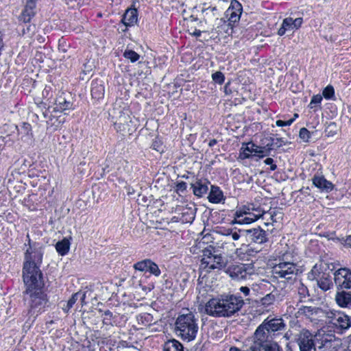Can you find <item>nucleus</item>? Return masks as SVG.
<instances>
[{
  "label": "nucleus",
  "mask_w": 351,
  "mask_h": 351,
  "mask_svg": "<svg viewBox=\"0 0 351 351\" xmlns=\"http://www.w3.org/2000/svg\"><path fill=\"white\" fill-rule=\"evenodd\" d=\"M43 254L39 250L29 247L25 253L23 278L27 291L40 289L42 285V273L38 265L42 262Z\"/></svg>",
  "instance_id": "1"
},
{
  "label": "nucleus",
  "mask_w": 351,
  "mask_h": 351,
  "mask_svg": "<svg viewBox=\"0 0 351 351\" xmlns=\"http://www.w3.org/2000/svg\"><path fill=\"white\" fill-rule=\"evenodd\" d=\"M243 300L237 296L230 295L221 299H211L206 304L205 311L213 316L229 317L239 311Z\"/></svg>",
  "instance_id": "2"
},
{
  "label": "nucleus",
  "mask_w": 351,
  "mask_h": 351,
  "mask_svg": "<svg viewBox=\"0 0 351 351\" xmlns=\"http://www.w3.org/2000/svg\"><path fill=\"white\" fill-rule=\"evenodd\" d=\"M109 119L115 130L122 136L131 135L136 130L132 113L127 108L114 105L109 112Z\"/></svg>",
  "instance_id": "3"
},
{
  "label": "nucleus",
  "mask_w": 351,
  "mask_h": 351,
  "mask_svg": "<svg viewBox=\"0 0 351 351\" xmlns=\"http://www.w3.org/2000/svg\"><path fill=\"white\" fill-rule=\"evenodd\" d=\"M176 326L178 335L183 339L190 341L195 338L198 326L195 316L192 313L178 316L176 322Z\"/></svg>",
  "instance_id": "4"
},
{
  "label": "nucleus",
  "mask_w": 351,
  "mask_h": 351,
  "mask_svg": "<svg viewBox=\"0 0 351 351\" xmlns=\"http://www.w3.org/2000/svg\"><path fill=\"white\" fill-rule=\"evenodd\" d=\"M71 104L67 101L64 97H58L53 106H49L43 112V115L46 119V122L48 125L51 127H54V129H57L62 123L64 121L63 116L57 117L56 121H53V113H61L63 111L71 108Z\"/></svg>",
  "instance_id": "5"
},
{
  "label": "nucleus",
  "mask_w": 351,
  "mask_h": 351,
  "mask_svg": "<svg viewBox=\"0 0 351 351\" xmlns=\"http://www.w3.org/2000/svg\"><path fill=\"white\" fill-rule=\"evenodd\" d=\"M224 258L213 248H206L203 251L202 265L205 267L214 269H221L226 266Z\"/></svg>",
  "instance_id": "6"
},
{
  "label": "nucleus",
  "mask_w": 351,
  "mask_h": 351,
  "mask_svg": "<svg viewBox=\"0 0 351 351\" xmlns=\"http://www.w3.org/2000/svg\"><path fill=\"white\" fill-rule=\"evenodd\" d=\"M298 269L293 263L282 262L273 267V274L276 278L292 280L297 274Z\"/></svg>",
  "instance_id": "7"
},
{
  "label": "nucleus",
  "mask_w": 351,
  "mask_h": 351,
  "mask_svg": "<svg viewBox=\"0 0 351 351\" xmlns=\"http://www.w3.org/2000/svg\"><path fill=\"white\" fill-rule=\"evenodd\" d=\"M327 318L328 322L337 329L346 330L350 326V317L341 312H328Z\"/></svg>",
  "instance_id": "8"
},
{
  "label": "nucleus",
  "mask_w": 351,
  "mask_h": 351,
  "mask_svg": "<svg viewBox=\"0 0 351 351\" xmlns=\"http://www.w3.org/2000/svg\"><path fill=\"white\" fill-rule=\"evenodd\" d=\"M297 343L300 351H316L313 335L307 330H302L298 335Z\"/></svg>",
  "instance_id": "9"
},
{
  "label": "nucleus",
  "mask_w": 351,
  "mask_h": 351,
  "mask_svg": "<svg viewBox=\"0 0 351 351\" xmlns=\"http://www.w3.org/2000/svg\"><path fill=\"white\" fill-rule=\"evenodd\" d=\"M335 284L342 289H351V271L347 268H341L334 274Z\"/></svg>",
  "instance_id": "10"
},
{
  "label": "nucleus",
  "mask_w": 351,
  "mask_h": 351,
  "mask_svg": "<svg viewBox=\"0 0 351 351\" xmlns=\"http://www.w3.org/2000/svg\"><path fill=\"white\" fill-rule=\"evenodd\" d=\"M262 323L256 330L254 332V341L252 346H261L263 343L272 340L273 335Z\"/></svg>",
  "instance_id": "11"
},
{
  "label": "nucleus",
  "mask_w": 351,
  "mask_h": 351,
  "mask_svg": "<svg viewBox=\"0 0 351 351\" xmlns=\"http://www.w3.org/2000/svg\"><path fill=\"white\" fill-rule=\"evenodd\" d=\"M30 310L29 313L32 315L37 313L41 309V307L45 304V299L44 298L43 294L40 292L35 291L34 293H30Z\"/></svg>",
  "instance_id": "12"
},
{
  "label": "nucleus",
  "mask_w": 351,
  "mask_h": 351,
  "mask_svg": "<svg viewBox=\"0 0 351 351\" xmlns=\"http://www.w3.org/2000/svg\"><path fill=\"white\" fill-rule=\"evenodd\" d=\"M134 267L136 270L141 271H149L156 276H158L160 274V270L158 265L149 259L138 262L134 265Z\"/></svg>",
  "instance_id": "13"
},
{
  "label": "nucleus",
  "mask_w": 351,
  "mask_h": 351,
  "mask_svg": "<svg viewBox=\"0 0 351 351\" xmlns=\"http://www.w3.org/2000/svg\"><path fill=\"white\" fill-rule=\"evenodd\" d=\"M248 241L256 243H263L266 241L265 231L260 228L245 230L242 232Z\"/></svg>",
  "instance_id": "14"
},
{
  "label": "nucleus",
  "mask_w": 351,
  "mask_h": 351,
  "mask_svg": "<svg viewBox=\"0 0 351 351\" xmlns=\"http://www.w3.org/2000/svg\"><path fill=\"white\" fill-rule=\"evenodd\" d=\"M154 322L153 316L147 313H141L136 315L133 322V327L136 330H142L149 326Z\"/></svg>",
  "instance_id": "15"
},
{
  "label": "nucleus",
  "mask_w": 351,
  "mask_h": 351,
  "mask_svg": "<svg viewBox=\"0 0 351 351\" xmlns=\"http://www.w3.org/2000/svg\"><path fill=\"white\" fill-rule=\"evenodd\" d=\"M236 218L237 223H250L254 221H256L257 219H258L260 217L262 216V213H258V214H254L251 213L247 212L245 210H240L236 212Z\"/></svg>",
  "instance_id": "16"
},
{
  "label": "nucleus",
  "mask_w": 351,
  "mask_h": 351,
  "mask_svg": "<svg viewBox=\"0 0 351 351\" xmlns=\"http://www.w3.org/2000/svg\"><path fill=\"white\" fill-rule=\"evenodd\" d=\"M263 323L266 325L265 326L272 335L275 332L283 330L285 326L283 320L280 318H273L271 319L267 318Z\"/></svg>",
  "instance_id": "17"
},
{
  "label": "nucleus",
  "mask_w": 351,
  "mask_h": 351,
  "mask_svg": "<svg viewBox=\"0 0 351 351\" xmlns=\"http://www.w3.org/2000/svg\"><path fill=\"white\" fill-rule=\"evenodd\" d=\"M208 183L206 180L197 179L195 182L191 184L193 193L198 197H202L206 194L208 190Z\"/></svg>",
  "instance_id": "18"
},
{
  "label": "nucleus",
  "mask_w": 351,
  "mask_h": 351,
  "mask_svg": "<svg viewBox=\"0 0 351 351\" xmlns=\"http://www.w3.org/2000/svg\"><path fill=\"white\" fill-rule=\"evenodd\" d=\"M276 299V295H274L273 293L265 295L259 301L258 306L261 308L260 311H261L263 313L264 311H269L272 308Z\"/></svg>",
  "instance_id": "19"
},
{
  "label": "nucleus",
  "mask_w": 351,
  "mask_h": 351,
  "mask_svg": "<svg viewBox=\"0 0 351 351\" xmlns=\"http://www.w3.org/2000/svg\"><path fill=\"white\" fill-rule=\"evenodd\" d=\"M337 304L342 308H346L351 304V293L345 291H337L335 295Z\"/></svg>",
  "instance_id": "20"
},
{
  "label": "nucleus",
  "mask_w": 351,
  "mask_h": 351,
  "mask_svg": "<svg viewBox=\"0 0 351 351\" xmlns=\"http://www.w3.org/2000/svg\"><path fill=\"white\" fill-rule=\"evenodd\" d=\"M241 13V5L235 1L234 3H232V8H229L227 11V14L230 16V23H236L240 19V14Z\"/></svg>",
  "instance_id": "21"
},
{
  "label": "nucleus",
  "mask_w": 351,
  "mask_h": 351,
  "mask_svg": "<svg viewBox=\"0 0 351 351\" xmlns=\"http://www.w3.org/2000/svg\"><path fill=\"white\" fill-rule=\"evenodd\" d=\"M313 183L318 189L326 191H331L333 188L332 184L322 176H315L313 178Z\"/></svg>",
  "instance_id": "22"
},
{
  "label": "nucleus",
  "mask_w": 351,
  "mask_h": 351,
  "mask_svg": "<svg viewBox=\"0 0 351 351\" xmlns=\"http://www.w3.org/2000/svg\"><path fill=\"white\" fill-rule=\"evenodd\" d=\"M122 22L125 26H130L137 22V10L135 8L128 9L122 19Z\"/></svg>",
  "instance_id": "23"
},
{
  "label": "nucleus",
  "mask_w": 351,
  "mask_h": 351,
  "mask_svg": "<svg viewBox=\"0 0 351 351\" xmlns=\"http://www.w3.org/2000/svg\"><path fill=\"white\" fill-rule=\"evenodd\" d=\"M251 351H280L278 345L272 340L263 343L261 346H252Z\"/></svg>",
  "instance_id": "24"
},
{
  "label": "nucleus",
  "mask_w": 351,
  "mask_h": 351,
  "mask_svg": "<svg viewBox=\"0 0 351 351\" xmlns=\"http://www.w3.org/2000/svg\"><path fill=\"white\" fill-rule=\"evenodd\" d=\"M209 202L218 204L224 199L223 194L219 187L211 186V190L208 195Z\"/></svg>",
  "instance_id": "25"
},
{
  "label": "nucleus",
  "mask_w": 351,
  "mask_h": 351,
  "mask_svg": "<svg viewBox=\"0 0 351 351\" xmlns=\"http://www.w3.org/2000/svg\"><path fill=\"white\" fill-rule=\"evenodd\" d=\"M230 272L231 277L235 278L237 279L245 278L248 274L243 265L233 266L230 269Z\"/></svg>",
  "instance_id": "26"
},
{
  "label": "nucleus",
  "mask_w": 351,
  "mask_h": 351,
  "mask_svg": "<svg viewBox=\"0 0 351 351\" xmlns=\"http://www.w3.org/2000/svg\"><path fill=\"white\" fill-rule=\"evenodd\" d=\"M56 249L61 256L66 254L70 249L69 239L64 238L62 241H58L56 245Z\"/></svg>",
  "instance_id": "27"
},
{
  "label": "nucleus",
  "mask_w": 351,
  "mask_h": 351,
  "mask_svg": "<svg viewBox=\"0 0 351 351\" xmlns=\"http://www.w3.org/2000/svg\"><path fill=\"white\" fill-rule=\"evenodd\" d=\"M319 337H321L320 334H319ZM320 340L322 346H319V348H325L326 350H329L332 347V343L335 341V338L332 335L324 334Z\"/></svg>",
  "instance_id": "28"
},
{
  "label": "nucleus",
  "mask_w": 351,
  "mask_h": 351,
  "mask_svg": "<svg viewBox=\"0 0 351 351\" xmlns=\"http://www.w3.org/2000/svg\"><path fill=\"white\" fill-rule=\"evenodd\" d=\"M163 351H183V347L180 342L173 339L165 343Z\"/></svg>",
  "instance_id": "29"
},
{
  "label": "nucleus",
  "mask_w": 351,
  "mask_h": 351,
  "mask_svg": "<svg viewBox=\"0 0 351 351\" xmlns=\"http://www.w3.org/2000/svg\"><path fill=\"white\" fill-rule=\"evenodd\" d=\"M317 308H312L311 306H302L298 311V315H304L306 317L311 318L314 314L317 313Z\"/></svg>",
  "instance_id": "30"
},
{
  "label": "nucleus",
  "mask_w": 351,
  "mask_h": 351,
  "mask_svg": "<svg viewBox=\"0 0 351 351\" xmlns=\"http://www.w3.org/2000/svg\"><path fill=\"white\" fill-rule=\"evenodd\" d=\"M243 231L239 230V232L232 230H228L227 233L225 234V239L226 241H237L241 236L242 235V232Z\"/></svg>",
  "instance_id": "31"
},
{
  "label": "nucleus",
  "mask_w": 351,
  "mask_h": 351,
  "mask_svg": "<svg viewBox=\"0 0 351 351\" xmlns=\"http://www.w3.org/2000/svg\"><path fill=\"white\" fill-rule=\"evenodd\" d=\"M104 93V87L101 84H96L92 88L91 94L94 98H100Z\"/></svg>",
  "instance_id": "32"
},
{
  "label": "nucleus",
  "mask_w": 351,
  "mask_h": 351,
  "mask_svg": "<svg viewBox=\"0 0 351 351\" xmlns=\"http://www.w3.org/2000/svg\"><path fill=\"white\" fill-rule=\"evenodd\" d=\"M123 56L130 60L132 62L137 61L140 57V56L133 50H125L123 53Z\"/></svg>",
  "instance_id": "33"
},
{
  "label": "nucleus",
  "mask_w": 351,
  "mask_h": 351,
  "mask_svg": "<svg viewBox=\"0 0 351 351\" xmlns=\"http://www.w3.org/2000/svg\"><path fill=\"white\" fill-rule=\"evenodd\" d=\"M317 285L324 291H327L330 288L331 282L327 277L322 278L317 281Z\"/></svg>",
  "instance_id": "34"
},
{
  "label": "nucleus",
  "mask_w": 351,
  "mask_h": 351,
  "mask_svg": "<svg viewBox=\"0 0 351 351\" xmlns=\"http://www.w3.org/2000/svg\"><path fill=\"white\" fill-rule=\"evenodd\" d=\"M34 16V12L30 10H25L20 16V20L24 23H29Z\"/></svg>",
  "instance_id": "35"
},
{
  "label": "nucleus",
  "mask_w": 351,
  "mask_h": 351,
  "mask_svg": "<svg viewBox=\"0 0 351 351\" xmlns=\"http://www.w3.org/2000/svg\"><path fill=\"white\" fill-rule=\"evenodd\" d=\"M257 148L258 147L256 146L254 143H246V144H243L242 145V147H241V149L243 150V154H246L245 152L247 151V152H256V153H261L262 152L261 151H257Z\"/></svg>",
  "instance_id": "36"
},
{
  "label": "nucleus",
  "mask_w": 351,
  "mask_h": 351,
  "mask_svg": "<svg viewBox=\"0 0 351 351\" xmlns=\"http://www.w3.org/2000/svg\"><path fill=\"white\" fill-rule=\"evenodd\" d=\"M322 95H323V97L326 99L333 98L335 96V90H334L333 86H332L331 85L327 86L324 89Z\"/></svg>",
  "instance_id": "37"
},
{
  "label": "nucleus",
  "mask_w": 351,
  "mask_h": 351,
  "mask_svg": "<svg viewBox=\"0 0 351 351\" xmlns=\"http://www.w3.org/2000/svg\"><path fill=\"white\" fill-rule=\"evenodd\" d=\"M212 79L215 82L222 84L224 82L225 77L221 72L217 71L212 75Z\"/></svg>",
  "instance_id": "38"
},
{
  "label": "nucleus",
  "mask_w": 351,
  "mask_h": 351,
  "mask_svg": "<svg viewBox=\"0 0 351 351\" xmlns=\"http://www.w3.org/2000/svg\"><path fill=\"white\" fill-rule=\"evenodd\" d=\"M322 100V96L321 95H314L309 104V107L313 108L315 104H320Z\"/></svg>",
  "instance_id": "39"
},
{
  "label": "nucleus",
  "mask_w": 351,
  "mask_h": 351,
  "mask_svg": "<svg viewBox=\"0 0 351 351\" xmlns=\"http://www.w3.org/2000/svg\"><path fill=\"white\" fill-rule=\"evenodd\" d=\"M77 296H78V293H75L69 300V301L67 302L66 308H65L66 311H68L70 308H71L73 307V304L77 300Z\"/></svg>",
  "instance_id": "40"
},
{
  "label": "nucleus",
  "mask_w": 351,
  "mask_h": 351,
  "mask_svg": "<svg viewBox=\"0 0 351 351\" xmlns=\"http://www.w3.org/2000/svg\"><path fill=\"white\" fill-rule=\"evenodd\" d=\"M310 132L309 131L305 128H302L300 130V137L304 141H307L309 138Z\"/></svg>",
  "instance_id": "41"
},
{
  "label": "nucleus",
  "mask_w": 351,
  "mask_h": 351,
  "mask_svg": "<svg viewBox=\"0 0 351 351\" xmlns=\"http://www.w3.org/2000/svg\"><path fill=\"white\" fill-rule=\"evenodd\" d=\"M282 23L287 29H293V24L292 22V18H286L283 20Z\"/></svg>",
  "instance_id": "42"
},
{
  "label": "nucleus",
  "mask_w": 351,
  "mask_h": 351,
  "mask_svg": "<svg viewBox=\"0 0 351 351\" xmlns=\"http://www.w3.org/2000/svg\"><path fill=\"white\" fill-rule=\"evenodd\" d=\"M152 146H153V149L158 152L162 153L164 152L163 149H162V143L160 141H156L155 142H154Z\"/></svg>",
  "instance_id": "43"
},
{
  "label": "nucleus",
  "mask_w": 351,
  "mask_h": 351,
  "mask_svg": "<svg viewBox=\"0 0 351 351\" xmlns=\"http://www.w3.org/2000/svg\"><path fill=\"white\" fill-rule=\"evenodd\" d=\"M36 1L37 0H27L25 10H30L34 11V9L36 7Z\"/></svg>",
  "instance_id": "44"
},
{
  "label": "nucleus",
  "mask_w": 351,
  "mask_h": 351,
  "mask_svg": "<svg viewBox=\"0 0 351 351\" xmlns=\"http://www.w3.org/2000/svg\"><path fill=\"white\" fill-rule=\"evenodd\" d=\"M294 121V119H291L287 121H282V120H278L276 121V125L278 126H285V125H290Z\"/></svg>",
  "instance_id": "45"
},
{
  "label": "nucleus",
  "mask_w": 351,
  "mask_h": 351,
  "mask_svg": "<svg viewBox=\"0 0 351 351\" xmlns=\"http://www.w3.org/2000/svg\"><path fill=\"white\" fill-rule=\"evenodd\" d=\"M266 165H270L271 170L274 171L276 169V165L274 164V160L271 158H267L264 160Z\"/></svg>",
  "instance_id": "46"
},
{
  "label": "nucleus",
  "mask_w": 351,
  "mask_h": 351,
  "mask_svg": "<svg viewBox=\"0 0 351 351\" xmlns=\"http://www.w3.org/2000/svg\"><path fill=\"white\" fill-rule=\"evenodd\" d=\"M292 22L293 24V27H295V29H298L302 23V19L297 18L294 20L292 19Z\"/></svg>",
  "instance_id": "47"
},
{
  "label": "nucleus",
  "mask_w": 351,
  "mask_h": 351,
  "mask_svg": "<svg viewBox=\"0 0 351 351\" xmlns=\"http://www.w3.org/2000/svg\"><path fill=\"white\" fill-rule=\"evenodd\" d=\"M186 184L184 182H180L178 183L176 185L177 191H183L186 189Z\"/></svg>",
  "instance_id": "48"
},
{
  "label": "nucleus",
  "mask_w": 351,
  "mask_h": 351,
  "mask_svg": "<svg viewBox=\"0 0 351 351\" xmlns=\"http://www.w3.org/2000/svg\"><path fill=\"white\" fill-rule=\"evenodd\" d=\"M287 30L288 29L286 28V27L284 26L282 23L281 27L278 29V34L279 36H282L285 34Z\"/></svg>",
  "instance_id": "49"
},
{
  "label": "nucleus",
  "mask_w": 351,
  "mask_h": 351,
  "mask_svg": "<svg viewBox=\"0 0 351 351\" xmlns=\"http://www.w3.org/2000/svg\"><path fill=\"white\" fill-rule=\"evenodd\" d=\"M240 291L245 294V295H248L250 293V289L247 287H241L240 288Z\"/></svg>",
  "instance_id": "50"
},
{
  "label": "nucleus",
  "mask_w": 351,
  "mask_h": 351,
  "mask_svg": "<svg viewBox=\"0 0 351 351\" xmlns=\"http://www.w3.org/2000/svg\"><path fill=\"white\" fill-rule=\"evenodd\" d=\"M279 141L276 139V142H273L271 145V147L270 148L271 150H276V147H280V145H278Z\"/></svg>",
  "instance_id": "51"
},
{
  "label": "nucleus",
  "mask_w": 351,
  "mask_h": 351,
  "mask_svg": "<svg viewBox=\"0 0 351 351\" xmlns=\"http://www.w3.org/2000/svg\"><path fill=\"white\" fill-rule=\"evenodd\" d=\"M23 128L28 132L30 130L31 126L29 123H24Z\"/></svg>",
  "instance_id": "52"
},
{
  "label": "nucleus",
  "mask_w": 351,
  "mask_h": 351,
  "mask_svg": "<svg viewBox=\"0 0 351 351\" xmlns=\"http://www.w3.org/2000/svg\"><path fill=\"white\" fill-rule=\"evenodd\" d=\"M346 243L348 245L351 247V235L347 237V239L346 240Z\"/></svg>",
  "instance_id": "53"
},
{
  "label": "nucleus",
  "mask_w": 351,
  "mask_h": 351,
  "mask_svg": "<svg viewBox=\"0 0 351 351\" xmlns=\"http://www.w3.org/2000/svg\"><path fill=\"white\" fill-rule=\"evenodd\" d=\"M194 219V215L193 213H191L190 217H189V219H186L187 222H191L193 221V219Z\"/></svg>",
  "instance_id": "54"
},
{
  "label": "nucleus",
  "mask_w": 351,
  "mask_h": 351,
  "mask_svg": "<svg viewBox=\"0 0 351 351\" xmlns=\"http://www.w3.org/2000/svg\"><path fill=\"white\" fill-rule=\"evenodd\" d=\"M217 143V141L215 139L211 140L209 143V146H213V145Z\"/></svg>",
  "instance_id": "55"
},
{
  "label": "nucleus",
  "mask_w": 351,
  "mask_h": 351,
  "mask_svg": "<svg viewBox=\"0 0 351 351\" xmlns=\"http://www.w3.org/2000/svg\"><path fill=\"white\" fill-rule=\"evenodd\" d=\"M58 113H55V114H53L52 118L53 119V121H56V119L57 117L61 116L60 114H58Z\"/></svg>",
  "instance_id": "56"
},
{
  "label": "nucleus",
  "mask_w": 351,
  "mask_h": 351,
  "mask_svg": "<svg viewBox=\"0 0 351 351\" xmlns=\"http://www.w3.org/2000/svg\"><path fill=\"white\" fill-rule=\"evenodd\" d=\"M200 34H201V32H200V31H197V32H195L193 33V34H194L195 36H199L200 35Z\"/></svg>",
  "instance_id": "57"
},
{
  "label": "nucleus",
  "mask_w": 351,
  "mask_h": 351,
  "mask_svg": "<svg viewBox=\"0 0 351 351\" xmlns=\"http://www.w3.org/2000/svg\"><path fill=\"white\" fill-rule=\"evenodd\" d=\"M298 117V114L297 113H295V114H294V115H293V119H295V118H297Z\"/></svg>",
  "instance_id": "58"
},
{
  "label": "nucleus",
  "mask_w": 351,
  "mask_h": 351,
  "mask_svg": "<svg viewBox=\"0 0 351 351\" xmlns=\"http://www.w3.org/2000/svg\"><path fill=\"white\" fill-rule=\"evenodd\" d=\"M250 156V155L247 154V155H245V156H244V157H243V158H242V159H243V158H249V156Z\"/></svg>",
  "instance_id": "59"
},
{
  "label": "nucleus",
  "mask_w": 351,
  "mask_h": 351,
  "mask_svg": "<svg viewBox=\"0 0 351 351\" xmlns=\"http://www.w3.org/2000/svg\"><path fill=\"white\" fill-rule=\"evenodd\" d=\"M25 34V29H23L21 35H24Z\"/></svg>",
  "instance_id": "60"
},
{
  "label": "nucleus",
  "mask_w": 351,
  "mask_h": 351,
  "mask_svg": "<svg viewBox=\"0 0 351 351\" xmlns=\"http://www.w3.org/2000/svg\"><path fill=\"white\" fill-rule=\"evenodd\" d=\"M106 314L108 315V314H110V313L108 311V312H106Z\"/></svg>",
  "instance_id": "61"
},
{
  "label": "nucleus",
  "mask_w": 351,
  "mask_h": 351,
  "mask_svg": "<svg viewBox=\"0 0 351 351\" xmlns=\"http://www.w3.org/2000/svg\"><path fill=\"white\" fill-rule=\"evenodd\" d=\"M264 156H265V155L261 154V158H263Z\"/></svg>",
  "instance_id": "62"
}]
</instances>
